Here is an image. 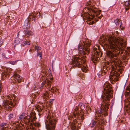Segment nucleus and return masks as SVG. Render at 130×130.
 Listing matches in <instances>:
<instances>
[{
  "instance_id": "17",
  "label": "nucleus",
  "mask_w": 130,
  "mask_h": 130,
  "mask_svg": "<svg viewBox=\"0 0 130 130\" xmlns=\"http://www.w3.org/2000/svg\"><path fill=\"white\" fill-rule=\"evenodd\" d=\"M86 8L89 11H90L91 12H92L94 13H95L96 12V10H95L96 9L94 7H87Z\"/></svg>"
},
{
  "instance_id": "28",
  "label": "nucleus",
  "mask_w": 130,
  "mask_h": 130,
  "mask_svg": "<svg viewBox=\"0 0 130 130\" xmlns=\"http://www.w3.org/2000/svg\"><path fill=\"white\" fill-rule=\"evenodd\" d=\"M52 91V92L53 93H54V91L55 89V92H57L58 91V89L57 88H51V89Z\"/></svg>"
},
{
  "instance_id": "5",
  "label": "nucleus",
  "mask_w": 130,
  "mask_h": 130,
  "mask_svg": "<svg viewBox=\"0 0 130 130\" xmlns=\"http://www.w3.org/2000/svg\"><path fill=\"white\" fill-rule=\"evenodd\" d=\"M56 121L52 116L48 115L45 122L47 130H54Z\"/></svg>"
},
{
  "instance_id": "45",
  "label": "nucleus",
  "mask_w": 130,
  "mask_h": 130,
  "mask_svg": "<svg viewBox=\"0 0 130 130\" xmlns=\"http://www.w3.org/2000/svg\"><path fill=\"white\" fill-rule=\"evenodd\" d=\"M83 57L84 58H83V59H85V57H84V56H83Z\"/></svg>"
},
{
  "instance_id": "57",
  "label": "nucleus",
  "mask_w": 130,
  "mask_h": 130,
  "mask_svg": "<svg viewBox=\"0 0 130 130\" xmlns=\"http://www.w3.org/2000/svg\"><path fill=\"white\" fill-rule=\"evenodd\" d=\"M101 15V16H102V15Z\"/></svg>"
},
{
  "instance_id": "25",
  "label": "nucleus",
  "mask_w": 130,
  "mask_h": 130,
  "mask_svg": "<svg viewBox=\"0 0 130 130\" xmlns=\"http://www.w3.org/2000/svg\"><path fill=\"white\" fill-rule=\"evenodd\" d=\"M36 110L38 112H39L42 111V109L41 108L40 106H37L35 107Z\"/></svg>"
},
{
  "instance_id": "24",
  "label": "nucleus",
  "mask_w": 130,
  "mask_h": 130,
  "mask_svg": "<svg viewBox=\"0 0 130 130\" xmlns=\"http://www.w3.org/2000/svg\"><path fill=\"white\" fill-rule=\"evenodd\" d=\"M9 71L8 70L2 73V75L5 76V77L7 75H10V73H8Z\"/></svg>"
},
{
  "instance_id": "36",
  "label": "nucleus",
  "mask_w": 130,
  "mask_h": 130,
  "mask_svg": "<svg viewBox=\"0 0 130 130\" xmlns=\"http://www.w3.org/2000/svg\"><path fill=\"white\" fill-rule=\"evenodd\" d=\"M128 95L130 96V91L128 92ZM128 101L129 102V103L130 104V98L128 100Z\"/></svg>"
},
{
  "instance_id": "13",
  "label": "nucleus",
  "mask_w": 130,
  "mask_h": 130,
  "mask_svg": "<svg viewBox=\"0 0 130 130\" xmlns=\"http://www.w3.org/2000/svg\"><path fill=\"white\" fill-rule=\"evenodd\" d=\"M102 38L103 40H106V41H115L116 40L115 39V38L112 36L108 37L107 36L105 37V36H103Z\"/></svg>"
},
{
  "instance_id": "49",
  "label": "nucleus",
  "mask_w": 130,
  "mask_h": 130,
  "mask_svg": "<svg viewBox=\"0 0 130 130\" xmlns=\"http://www.w3.org/2000/svg\"><path fill=\"white\" fill-rule=\"evenodd\" d=\"M98 18H99V19H101V18L100 17H98Z\"/></svg>"
},
{
  "instance_id": "14",
  "label": "nucleus",
  "mask_w": 130,
  "mask_h": 130,
  "mask_svg": "<svg viewBox=\"0 0 130 130\" xmlns=\"http://www.w3.org/2000/svg\"><path fill=\"white\" fill-rule=\"evenodd\" d=\"M109 69V68L108 67V65L103 66L102 69V75H103V73L105 74L106 73Z\"/></svg>"
},
{
  "instance_id": "20",
  "label": "nucleus",
  "mask_w": 130,
  "mask_h": 130,
  "mask_svg": "<svg viewBox=\"0 0 130 130\" xmlns=\"http://www.w3.org/2000/svg\"><path fill=\"white\" fill-rule=\"evenodd\" d=\"M13 105H16L18 102V99L14 95H13Z\"/></svg>"
},
{
  "instance_id": "29",
  "label": "nucleus",
  "mask_w": 130,
  "mask_h": 130,
  "mask_svg": "<svg viewBox=\"0 0 130 130\" xmlns=\"http://www.w3.org/2000/svg\"><path fill=\"white\" fill-rule=\"evenodd\" d=\"M17 62V61H9L8 62L9 63H10L13 65H14Z\"/></svg>"
},
{
  "instance_id": "56",
  "label": "nucleus",
  "mask_w": 130,
  "mask_h": 130,
  "mask_svg": "<svg viewBox=\"0 0 130 130\" xmlns=\"http://www.w3.org/2000/svg\"><path fill=\"white\" fill-rule=\"evenodd\" d=\"M15 43V42H14V43Z\"/></svg>"
},
{
  "instance_id": "15",
  "label": "nucleus",
  "mask_w": 130,
  "mask_h": 130,
  "mask_svg": "<svg viewBox=\"0 0 130 130\" xmlns=\"http://www.w3.org/2000/svg\"><path fill=\"white\" fill-rule=\"evenodd\" d=\"M1 128L2 130H8V125L6 123H3L1 124Z\"/></svg>"
},
{
  "instance_id": "1",
  "label": "nucleus",
  "mask_w": 130,
  "mask_h": 130,
  "mask_svg": "<svg viewBox=\"0 0 130 130\" xmlns=\"http://www.w3.org/2000/svg\"><path fill=\"white\" fill-rule=\"evenodd\" d=\"M127 42L124 41H108L107 45L111 49L113 52H116L115 54L112 53L110 51H107L106 54L107 56L112 58V70L110 72V80L111 83L113 84V82H115L118 80V77L119 75V72L121 73L123 70L120 66L121 61L117 57V55L124 50L126 46Z\"/></svg>"
},
{
  "instance_id": "34",
  "label": "nucleus",
  "mask_w": 130,
  "mask_h": 130,
  "mask_svg": "<svg viewBox=\"0 0 130 130\" xmlns=\"http://www.w3.org/2000/svg\"><path fill=\"white\" fill-rule=\"evenodd\" d=\"M96 121H93L92 122V125L91 126V127H93L94 126V125H95L96 124L95 122Z\"/></svg>"
},
{
  "instance_id": "30",
  "label": "nucleus",
  "mask_w": 130,
  "mask_h": 130,
  "mask_svg": "<svg viewBox=\"0 0 130 130\" xmlns=\"http://www.w3.org/2000/svg\"><path fill=\"white\" fill-rule=\"evenodd\" d=\"M8 119H11L13 117V115L12 114H10L8 115Z\"/></svg>"
},
{
  "instance_id": "6",
  "label": "nucleus",
  "mask_w": 130,
  "mask_h": 130,
  "mask_svg": "<svg viewBox=\"0 0 130 130\" xmlns=\"http://www.w3.org/2000/svg\"><path fill=\"white\" fill-rule=\"evenodd\" d=\"M82 45H79L78 50L80 53L83 55L87 54L90 52L89 47L91 44L90 41H82Z\"/></svg>"
},
{
  "instance_id": "35",
  "label": "nucleus",
  "mask_w": 130,
  "mask_h": 130,
  "mask_svg": "<svg viewBox=\"0 0 130 130\" xmlns=\"http://www.w3.org/2000/svg\"><path fill=\"white\" fill-rule=\"evenodd\" d=\"M98 130H103V128L102 127H99Z\"/></svg>"
},
{
  "instance_id": "21",
  "label": "nucleus",
  "mask_w": 130,
  "mask_h": 130,
  "mask_svg": "<svg viewBox=\"0 0 130 130\" xmlns=\"http://www.w3.org/2000/svg\"><path fill=\"white\" fill-rule=\"evenodd\" d=\"M30 125L31 126H32V128H34V127L33 126V125H34L35 126L37 127H39L40 126V124L39 123H30Z\"/></svg>"
},
{
  "instance_id": "12",
  "label": "nucleus",
  "mask_w": 130,
  "mask_h": 130,
  "mask_svg": "<svg viewBox=\"0 0 130 130\" xmlns=\"http://www.w3.org/2000/svg\"><path fill=\"white\" fill-rule=\"evenodd\" d=\"M52 82L48 79H46L42 82V86L41 87L40 89L41 90L42 89L43 87H50Z\"/></svg>"
},
{
  "instance_id": "46",
  "label": "nucleus",
  "mask_w": 130,
  "mask_h": 130,
  "mask_svg": "<svg viewBox=\"0 0 130 130\" xmlns=\"http://www.w3.org/2000/svg\"><path fill=\"white\" fill-rule=\"evenodd\" d=\"M50 80H53V79L52 78L50 79Z\"/></svg>"
},
{
  "instance_id": "4",
  "label": "nucleus",
  "mask_w": 130,
  "mask_h": 130,
  "mask_svg": "<svg viewBox=\"0 0 130 130\" xmlns=\"http://www.w3.org/2000/svg\"><path fill=\"white\" fill-rule=\"evenodd\" d=\"M82 57L80 56H76L73 57L72 59L71 64L75 67H77L78 68H82L81 69L83 72L87 71V67L85 63V60L83 59Z\"/></svg>"
},
{
  "instance_id": "51",
  "label": "nucleus",
  "mask_w": 130,
  "mask_h": 130,
  "mask_svg": "<svg viewBox=\"0 0 130 130\" xmlns=\"http://www.w3.org/2000/svg\"><path fill=\"white\" fill-rule=\"evenodd\" d=\"M88 19H90V18L89 17V18H88L87 19H88ZM87 19V20H88V19Z\"/></svg>"
},
{
  "instance_id": "43",
  "label": "nucleus",
  "mask_w": 130,
  "mask_h": 130,
  "mask_svg": "<svg viewBox=\"0 0 130 130\" xmlns=\"http://www.w3.org/2000/svg\"><path fill=\"white\" fill-rule=\"evenodd\" d=\"M78 124L79 125L78 126H80L81 125V124L80 122L79 123H78Z\"/></svg>"
},
{
  "instance_id": "40",
  "label": "nucleus",
  "mask_w": 130,
  "mask_h": 130,
  "mask_svg": "<svg viewBox=\"0 0 130 130\" xmlns=\"http://www.w3.org/2000/svg\"><path fill=\"white\" fill-rule=\"evenodd\" d=\"M115 33L117 35H118L119 34V33H118V31H115Z\"/></svg>"
},
{
  "instance_id": "58",
  "label": "nucleus",
  "mask_w": 130,
  "mask_h": 130,
  "mask_svg": "<svg viewBox=\"0 0 130 130\" xmlns=\"http://www.w3.org/2000/svg\"><path fill=\"white\" fill-rule=\"evenodd\" d=\"M101 15V16H102V15Z\"/></svg>"
},
{
  "instance_id": "9",
  "label": "nucleus",
  "mask_w": 130,
  "mask_h": 130,
  "mask_svg": "<svg viewBox=\"0 0 130 130\" xmlns=\"http://www.w3.org/2000/svg\"><path fill=\"white\" fill-rule=\"evenodd\" d=\"M3 107L7 108H9L10 107H13L14 105L12 102L9 101L8 100H5L2 104Z\"/></svg>"
},
{
  "instance_id": "32",
  "label": "nucleus",
  "mask_w": 130,
  "mask_h": 130,
  "mask_svg": "<svg viewBox=\"0 0 130 130\" xmlns=\"http://www.w3.org/2000/svg\"><path fill=\"white\" fill-rule=\"evenodd\" d=\"M37 13H38L37 12H35V11H34L31 14H30L33 15V16L34 17H36L37 14Z\"/></svg>"
},
{
  "instance_id": "33",
  "label": "nucleus",
  "mask_w": 130,
  "mask_h": 130,
  "mask_svg": "<svg viewBox=\"0 0 130 130\" xmlns=\"http://www.w3.org/2000/svg\"><path fill=\"white\" fill-rule=\"evenodd\" d=\"M37 56H39L41 58H42V52H40L38 53L37 54Z\"/></svg>"
},
{
  "instance_id": "55",
  "label": "nucleus",
  "mask_w": 130,
  "mask_h": 130,
  "mask_svg": "<svg viewBox=\"0 0 130 130\" xmlns=\"http://www.w3.org/2000/svg\"><path fill=\"white\" fill-rule=\"evenodd\" d=\"M51 90V89L50 90V89H49V90H50V91Z\"/></svg>"
},
{
  "instance_id": "11",
  "label": "nucleus",
  "mask_w": 130,
  "mask_h": 130,
  "mask_svg": "<svg viewBox=\"0 0 130 130\" xmlns=\"http://www.w3.org/2000/svg\"><path fill=\"white\" fill-rule=\"evenodd\" d=\"M14 76L13 77L11 78V79H14L16 83H20L22 80V78L19 74L16 73L15 72L14 73Z\"/></svg>"
},
{
  "instance_id": "18",
  "label": "nucleus",
  "mask_w": 130,
  "mask_h": 130,
  "mask_svg": "<svg viewBox=\"0 0 130 130\" xmlns=\"http://www.w3.org/2000/svg\"><path fill=\"white\" fill-rule=\"evenodd\" d=\"M114 22L117 27L120 26V27H121L122 23L118 19H117L115 20Z\"/></svg>"
},
{
  "instance_id": "16",
  "label": "nucleus",
  "mask_w": 130,
  "mask_h": 130,
  "mask_svg": "<svg viewBox=\"0 0 130 130\" xmlns=\"http://www.w3.org/2000/svg\"><path fill=\"white\" fill-rule=\"evenodd\" d=\"M125 9L126 11L128 10L129 9L130 7V0L126 1L125 3Z\"/></svg>"
},
{
  "instance_id": "22",
  "label": "nucleus",
  "mask_w": 130,
  "mask_h": 130,
  "mask_svg": "<svg viewBox=\"0 0 130 130\" xmlns=\"http://www.w3.org/2000/svg\"><path fill=\"white\" fill-rule=\"evenodd\" d=\"M85 104L84 103H80L78 105V107H79L81 110H83L85 108Z\"/></svg>"
},
{
  "instance_id": "31",
  "label": "nucleus",
  "mask_w": 130,
  "mask_h": 130,
  "mask_svg": "<svg viewBox=\"0 0 130 130\" xmlns=\"http://www.w3.org/2000/svg\"><path fill=\"white\" fill-rule=\"evenodd\" d=\"M24 43L23 44V46L25 45L26 44L30 45V43L28 41H24Z\"/></svg>"
},
{
  "instance_id": "52",
  "label": "nucleus",
  "mask_w": 130,
  "mask_h": 130,
  "mask_svg": "<svg viewBox=\"0 0 130 130\" xmlns=\"http://www.w3.org/2000/svg\"><path fill=\"white\" fill-rule=\"evenodd\" d=\"M100 38H101V39H102V37H101Z\"/></svg>"
},
{
  "instance_id": "8",
  "label": "nucleus",
  "mask_w": 130,
  "mask_h": 130,
  "mask_svg": "<svg viewBox=\"0 0 130 130\" xmlns=\"http://www.w3.org/2000/svg\"><path fill=\"white\" fill-rule=\"evenodd\" d=\"M99 51V50L96 47H95L94 49V51L92 53L91 57V59L93 62L96 63L98 60V58H99V55L101 54Z\"/></svg>"
},
{
  "instance_id": "2",
  "label": "nucleus",
  "mask_w": 130,
  "mask_h": 130,
  "mask_svg": "<svg viewBox=\"0 0 130 130\" xmlns=\"http://www.w3.org/2000/svg\"><path fill=\"white\" fill-rule=\"evenodd\" d=\"M111 86L107 82H105L103 85V92L104 95L102 96L103 103L101 104L100 110H98L95 112V119L98 121L102 120V115L105 116L108 115V106L109 105L108 101L113 96V91Z\"/></svg>"
},
{
  "instance_id": "47",
  "label": "nucleus",
  "mask_w": 130,
  "mask_h": 130,
  "mask_svg": "<svg viewBox=\"0 0 130 130\" xmlns=\"http://www.w3.org/2000/svg\"><path fill=\"white\" fill-rule=\"evenodd\" d=\"M9 70H10L11 71H12V69H9Z\"/></svg>"
},
{
  "instance_id": "7",
  "label": "nucleus",
  "mask_w": 130,
  "mask_h": 130,
  "mask_svg": "<svg viewBox=\"0 0 130 130\" xmlns=\"http://www.w3.org/2000/svg\"><path fill=\"white\" fill-rule=\"evenodd\" d=\"M25 113H23L20 116L18 119L19 121H17V122L22 123V122L23 123L24 122H25L26 119L28 120V122H32L37 119L35 116V113H34L31 112L29 118H27L26 116H25Z\"/></svg>"
},
{
  "instance_id": "54",
  "label": "nucleus",
  "mask_w": 130,
  "mask_h": 130,
  "mask_svg": "<svg viewBox=\"0 0 130 130\" xmlns=\"http://www.w3.org/2000/svg\"><path fill=\"white\" fill-rule=\"evenodd\" d=\"M97 46V47H98V46Z\"/></svg>"
},
{
  "instance_id": "38",
  "label": "nucleus",
  "mask_w": 130,
  "mask_h": 130,
  "mask_svg": "<svg viewBox=\"0 0 130 130\" xmlns=\"http://www.w3.org/2000/svg\"><path fill=\"white\" fill-rule=\"evenodd\" d=\"M3 43V41H0V47L2 45V44Z\"/></svg>"
},
{
  "instance_id": "3",
  "label": "nucleus",
  "mask_w": 130,
  "mask_h": 130,
  "mask_svg": "<svg viewBox=\"0 0 130 130\" xmlns=\"http://www.w3.org/2000/svg\"><path fill=\"white\" fill-rule=\"evenodd\" d=\"M78 107L76 106L72 114L69 117L68 119L69 120L72 119L73 122H70V125L71 129V130H77L76 127V124L78 122V120L79 121L80 118L82 120L84 119V118L83 117V113L82 112H80V113L79 112H78Z\"/></svg>"
},
{
  "instance_id": "39",
  "label": "nucleus",
  "mask_w": 130,
  "mask_h": 130,
  "mask_svg": "<svg viewBox=\"0 0 130 130\" xmlns=\"http://www.w3.org/2000/svg\"><path fill=\"white\" fill-rule=\"evenodd\" d=\"M94 23V22L93 21L92 22V23H91V22H90L89 24V25H91V24H93V23Z\"/></svg>"
},
{
  "instance_id": "27",
  "label": "nucleus",
  "mask_w": 130,
  "mask_h": 130,
  "mask_svg": "<svg viewBox=\"0 0 130 130\" xmlns=\"http://www.w3.org/2000/svg\"><path fill=\"white\" fill-rule=\"evenodd\" d=\"M90 15V14L89 13L87 12L85 13L84 14V16H86L85 17V19L88 18H89V17Z\"/></svg>"
},
{
  "instance_id": "26",
  "label": "nucleus",
  "mask_w": 130,
  "mask_h": 130,
  "mask_svg": "<svg viewBox=\"0 0 130 130\" xmlns=\"http://www.w3.org/2000/svg\"><path fill=\"white\" fill-rule=\"evenodd\" d=\"M41 48L40 47L37 46H36L35 47V50L37 52L40 51L41 50Z\"/></svg>"
},
{
  "instance_id": "44",
  "label": "nucleus",
  "mask_w": 130,
  "mask_h": 130,
  "mask_svg": "<svg viewBox=\"0 0 130 130\" xmlns=\"http://www.w3.org/2000/svg\"><path fill=\"white\" fill-rule=\"evenodd\" d=\"M117 40H118V39H117ZM124 39H122L121 38L120 39V40H118L119 41H123V40H124Z\"/></svg>"
},
{
  "instance_id": "50",
  "label": "nucleus",
  "mask_w": 130,
  "mask_h": 130,
  "mask_svg": "<svg viewBox=\"0 0 130 130\" xmlns=\"http://www.w3.org/2000/svg\"><path fill=\"white\" fill-rule=\"evenodd\" d=\"M103 43H105V41H104L103 42Z\"/></svg>"
},
{
  "instance_id": "37",
  "label": "nucleus",
  "mask_w": 130,
  "mask_h": 130,
  "mask_svg": "<svg viewBox=\"0 0 130 130\" xmlns=\"http://www.w3.org/2000/svg\"><path fill=\"white\" fill-rule=\"evenodd\" d=\"M121 27H119L120 28L121 30H124V27H122L121 28Z\"/></svg>"
},
{
  "instance_id": "42",
  "label": "nucleus",
  "mask_w": 130,
  "mask_h": 130,
  "mask_svg": "<svg viewBox=\"0 0 130 130\" xmlns=\"http://www.w3.org/2000/svg\"><path fill=\"white\" fill-rule=\"evenodd\" d=\"M53 100H50V103H52V101H53Z\"/></svg>"
},
{
  "instance_id": "41",
  "label": "nucleus",
  "mask_w": 130,
  "mask_h": 130,
  "mask_svg": "<svg viewBox=\"0 0 130 130\" xmlns=\"http://www.w3.org/2000/svg\"><path fill=\"white\" fill-rule=\"evenodd\" d=\"M127 49L128 50V51H129L130 50V47H127Z\"/></svg>"
},
{
  "instance_id": "10",
  "label": "nucleus",
  "mask_w": 130,
  "mask_h": 130,
  "mask_svg": "<svg viewBox=\"0 0 130 130\" xmlns=\"http://www.w3.org/2000/svg\"><path fill=\"white\" fill-rule=\"evenodd\" d=\"M35 17L33 16V15L30 14L29 15L28 17V21H25L24 22V26H25L27 29H29L30 27V24H29V21L32 20V21L34 20L35 18Z\"/></svg>"
},
{
  "instance_id": "53",
  "label": "nucleus",
  "mask_w": 130,
  "mask_h": 130,
  "mask_svg": "<svg viewBox=\"0 0 130 130\" xmlns=\"http://www.w3.org/2000/svg\"><path fill=\"white\" fill-rule=\"evenodd\" d=\"M97 46V47H98V46Z\"/></svg>"
},
{
  "instance_id": "48",
  "label": "nucleus",
  "mask_w": 130,
  "mask_h": 130,
  "mask_svg": "<svg viewBox=\"0 0 130 130\" xmlns=\"http://www.w3.org/2000/svg\"><path fill=\"white\" fill-rule=\"evenodd\" d=\"M20 32H18V35H19V33Z\"/></svg>"
},
{
  "instance_id": "19",
  "label": "nucleus",
  "mask_w": 130,
  "mask_h": 130,
  "mask_svg": "<svg viewBox=\"0 0 130 130\" xmlns=\"http://www.w3.org/2000/svg\"><path fill=\"white\" fill-rule=\"evenodd\" d=\"M43 99L44 100H47L49 98L48 93V92L45 93L42 96Z\"/></svg>"
},
{
  "instance_id": "23",
  "label": "nucleus",
  "mask_w": 130,
  "mask_h": 130,
  "mask_svg": "<svg viewBox=\"0 0 130 130\" xmlns=\"http://www.w3.org/2000/svg\"><path fill=\"white\" fill-rule=\"evenodd\" d=\"M25 32L26 35H27L29 36H31L32 35V32L29 30L27 29L26 30Z\"/></svg>"
}]
</instances>
